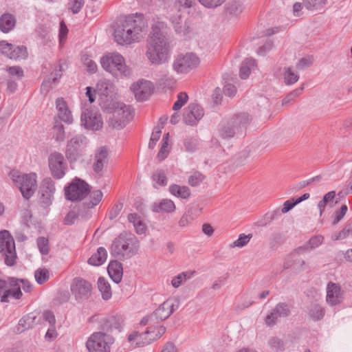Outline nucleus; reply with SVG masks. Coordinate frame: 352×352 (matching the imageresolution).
<instances>
[{"instance_id": "11", "label": "nucleus", "mask_w": 352, "mask_h": 352, "mask_svg": "<svg viewBox=\"0 0 352 352\" xmlns=\"http://www.w3.org/2000/svg\"><path fill=\"white\" fill-rule=\"evenodd\" d=\"M89 139L82 134H77L73 136L67 143L65 156L70 162H76L82 157L89 146Z\"/></svg>"}, {"instance_id": "25", "label": "nucleus", "mask_w": 352, "mask_h": 352, "mask_svg": "<svg viewBox=\"0 0 352 352\" xmlns=\"http://www.w3.org/2000/svg\"><path fill=\"white\" fill-rule=\"evenodd\" d=\"M154 331L152 328H149L142 333L134 331L128 336V340L135 344L136 346H142L149 344L155 340V336L152 335Z\"/></svg>"}, {"instance_id": "27", "label": "nucleus", "mask_w": 352, "mask_h": 352, "mask_svg": "<svg viewBox=\"0 0 352 352\" xmlns=\"http://www.w3.org/2000/svg\"><path fill=\"white\" fill-rule=\"evenodd\" d=\"M56 109L58 118L67 124H72L74 118L67 102L63 98H58L56 100Z\"/></svg>"}, {"instance_id": "28", "label": "nucleus", "mask_w": 352, "mask_h": 352, "mask_svg": "<svg viewBox=\"0 0 352 352\" xmlns=\"http://www.w3.org/2000/svg\"><path fill=\"white\" fill-rule=\"evenodd\" d=\"M123 326V319L120 316H109L106 317L102 322L101 327L102 330L112 331L118 330L120 331Z\"/></svg>"}, {"instance_id": "12", "label": "nucleus", "mask_w": 352, "mask_h": 352, "mask_svg": "<svg viewBox=\"0 0 352 352\" xmlns=\"http://www.w3.org/2000/svg\"><path fill=\"white\" fill-rule=\"evenodd\" d=\"M114 342L112 336L102 332H94L88 338L86 347L89 352H110Z\"/></svg>"}, {"instance_id": "54", "label": "nucleus", "mask_w": 352, "mask_h": 352, "mask_svg": "<svg viewBox=\"0 0 352 352\" xmlns=\"http://www.w3.org/2000/svg\"><path fill=\"white\" fill-rule=\"evenodd\" d=\"M268 344L271 349L276 352H281L284 350L283 340L277 337H272L268 340Z\"/></svg>"}, {"instance_id": "30", "label": "nucleus", "mask_w": 352, "mask_h": 352, "mask_svg": "<svg viewBox=\"0 0 352 352\" xmlns=\"http://www.w3.org/2000/svg\"><path fill=\"white\" fill-rule=\"evenodd\" d=\"M56 192L55 183L50 177L42 180L39 186L38 193L42 198H52Z\"/></svg>"}, {"instance_id": "49", "label": "nucleus", "mask_w": 352, "mask_h": 352, "mask_svg": "<svg viewBox=\"0 0 352 352\" xmlns=\"http://www.w3.org/2000/svg\"><path fill=\"white\" fill-rule=\"evenodd\" d=\"M188 96L186 92H179L177 96V100L174 102L173 110L177 111L180 110L188 102Z\"/></svg>"}, {"instance_id": "47", "label": "nucleus", "mask_w": 352, "mask_h": 352, "mask_svg": "<svg viewBox=\"0 0 352 352\" xmlns=\"http://www.w3.org/2000/svg\"><path fill=\"white\" fill-rule=\"evenodd\" d=\"M21 208V211L22 216L24 218H31L32 216V211L34 208H32L33 204L30 203V199H22V202L19 204Z\"/></svg>"}, {"instance_id": "1", "label": "nucleus", "mask_w": 352, "mask_h": 352, "mask_svg": "<svg viewBox=\"0 0 352 352\" xmlns=\"http://www.w3.org/2000/svg\"><path fill=\"white\" fill-rule=\"evenodd\" d=\"M147 31V21L141 13L131 14L117 25L114 30V38L120 45H129L139 43Z\"/></svg>"}, {"instance_id": "52", "label": "nucleus", "mask_w": 352, "mask_h": 352, "mask_svg": "<svg viewBox=\"0 0 352 352\" xmlns=\"http://www.w3.org/2000/svg\"><path fill=\"white\" fill-rule=\"evenodd\" d=\"M34 278L38 284L42 285L49 279V271L45 268L38 269L34 272Z\"/></svg>"}, {"instance_id": "35", "label": "nucleus", "mask_w": 352, "mask_h": 352, "mask_svg": "<svg viewBox=\"0 0 352 352\" xmlns=\"http://www.w3.org/2000/svg\"><path fill=\"white\" fill-rule=\"evenodd\" d=\"M65 63L62 61H59L58 64L54 67V70L50 74V77L48 80H45L42 85L41 89H45V87H48V84L50 83H54L57 84L59 79L62 76V72L63 70V65Z\"/></svg>"}, {"instance_id": "3", "label": "nucleus", "mask_w": 352, "mask_h": 352, "mask_svg": "<svg viewBox=\"0 0 352 352\" xmlns=\"http://www.w3.org/2000/svg\"><path fill=\"white\" fill-rule=\"evenodd\" d=\"M102 67L116 78L129 77L131 69L126 65L124 58L118 52L108 53L100 58Z\"/></svg>"}, {"instance_id": "17", "label": "nucleus", "mask_w": 352, "mask_h": 352, "mask_svg": "<svg viewBox=\"0 0 352 352\" xmlns=\"http://www.w3.org/2000/svg\"><path fill=\"white\" fill-rule=\"evenodd\" d=\"M199 64V58L192 53L179 55L173 63V69L177 73H187Z\"/></svg>"}, {"instance_id": "29", "label": "nucleus", "mask_w": 352, "mask_h": 352, "mask_svg": "<svg viewBox=\"0 0 352 352\" xmlns=\"http://www.w3.org/2000/svg\"><path fill=\"white\" fill-rule=\"evenodd\" d=\"M108 151L104 147H100L95 153L93 169L96 173H100L107 164Z\"/></svg>"}, {"instance_id": "5", "label": "nucleus", "mask_w": 352, "mask_h": 352, "mask_svg": "<svg viewBox=\"0 0 352 352\" xmlns=\"http://www.w3.org/2000/svg\"><path fill=\"white\" fill-rule=\"evenodd\" d=\"M8 176L13 184L17 186L23 198H31L36 192L37 175L35 173H22L16 169L11 170Z\"/></svg>"}, {"instance_id": "63", "label": "nucleus", "mask_w": 352, "mask_h": 352, "mask_svg": "<svg viewBox=\"0 0 352 352\" xmlns=\"http://www.w3.org/2000/svg\"><path fill=\"white\" fill-rule=\"evenodd\" d=\"M204 179L203 175L199 172L193 173L188 178V183L192 186L199 185Z\"/></svg>"}, {"instance_id": "7", "label": "nucleus", "mask_w": 352, "mask_h": 352, "mask_svg": "<svg viewBox=\"0 0 352 352\" xmlns=\"http://www.w3.org/2000/svg\"><path fill=\"white\" fill-rule=\"evenodd\" d=\"M71 201L70 211L65 216V225H72L78 217L87 219L89 217V210L99 204L101 199H68Z\"/></svg>"}, {"instance_id": "18", "label": "nucleus", "mask_w": 352, "mask_h": 352, "mask_svg": "<svg viewBox=\"0 0 352 352\" xmlns=\"http://www.w3.org/2000/svg\"><path fill=\"white\" fill-rule=\"evenodd\" d=\"M49 168L52 175L56 179H62L67 168L63 155L58 152L52 153L49 157Z\"/></svg>"}, {"instance_id": "16", "label": "nucleus", "mask_w": 352, "mask_h": 352, "mask_svg": "<svg viewBox=\"0 0 352 352\" xmlns=\"http://www.w3.org/2000/svg\"><path fill=\"white\" fill-rule=\"evenodd\" d=\"M90 191L89 185L77 177L64 188L65 198H85Z\"/></svg>"}, {"instance_id": "26", "label": "nucleus", "mask_w": 352, "mask_h": 352, "mask_svg": "<svg viewBox=\"0 0 352 352\" xmlns=\"http://www.w3.org/2000/svg\"><path fill=\"white\" fill-rule=\"evenodd\" d=\"M343 299V293L341 291L340 285L337 283L329 282L327 286L326 300L327 303L331 305L340 304Z\"/></svg>"}, {"instance_id": "58", "label": "nucleus", "mask_w": 352, "mask_h": 352, "mask_svg": "<svg viewBox=\"0 0 352 352\" xmlns=\"http://www.w3.org/2000/svg\"><path fill=\"white\" fill-rule=\"evenodd\" d=\"M320 179H321V176L320 175H317L316 177H313L311 178H309L307 180H303V181H301L300 182H298V184H296L292 189L291 190L292 191H296V190H298L302 188H304L306 186H308L314 182H318L320 181Z\"/></svg>"}, {"instance_id": "32", "label": "nucleus", "mask_w": 352, "mask_h": 352, "mask_svg": "<svg viewBox=\"0 0 352 352\" xmlns=\"http://www.w3.org/2000/svg\"><path fill=\"white\" fill-rule=\"evenodd\" d=\"M175 210V205L172 199H160L152 206V210L157 213H168Z\"/></svg>"}, {"instance_id": "64", "label": "nucleus", "mask_w": 352, "mask_h": 352, "mask_svg": "<svg viewBox=\"0 0 352 352\" xmlns=\"http://www.w3.org/2000/svg\"><path fill=\"white\" fill-rule=\"evenodd\" d=\"M14 45L5 41H0V52L9 58Z\"/></svg>"}, {"instance_id": "62", "label": "nucleus", "mask_w": 352, "mask_h": 352, "mask_svg": "<svg viewBox=\"0 0 352 352\" xmlns=\"http://www.w3.org/2000/svg\"><path fill=\"white\" fill-rule=\"evenodd\" d=\"M161 133V129L159 127H156L154 129L148 143L149 148L153 149L155 147L157 142L159 140L160 138Z\"/></svg>"}, {"instance_id": "33", "label": "nucleus", "mask_w": 352, "mask_h": 352, "mask_svg": "<svg viewBox=\"0 0 352 352\" xmlns=\"http://www.w3.org/2000/svg\"><path fill=\"white\" fill-rule=\"evenodd\" d=\"M16 25V19L10 13H5L0 16V30L3 33L10 32Z\"/></svg>"}, {"instance_id": "42", "label": "nucleus", "mask_w": 352, "mask_h": 352, "mask_svg": "<svg viewBox=\"0 0 352 352\" xmlns=\"http://www.w3.org/2000/svg\"><path fill=\"white\" fill-rule=\"evenodd\" d=\"M169 191L173 196L177 197L178 198H188L190 195L189 188L184 186L171 185L169 187Z\"/></svg>"}, {"instance_id": "15", "label": "nucleus", "mask_w": 352, "mask_h": 352, "mask_svg": "<svg viewBox=\"0 0 352 352\" xmlns=\"http://www.w3.org/2000/svg\"><path fill=\"white\" fill-rule=\"evenodd\" d=\"M96 94L99 96V104L102 109L109 108L115 102L116 87L110 80H100L96 85Z\"/></svg>"}, {"instance_id": "9", "label": "nucleus", "mask_w": 352, "mask_h": 352, "mask_svg": "<svg viewBox=\"0 0 352 352\" xmlns=\"http://www.w3.org/2000/svg\"><path fill=\"white\" fill-rule=\"evenodd\" d=\"M138 249V242L135 237L120 235L111 244V254L118 258H130L137 253Z\"/></svg>"}, {"instance_id": "13", "label": "nucleus", "mask_w": 352, "mask_h": 352, "mask_svg": "<svg viewBox=\"0 0 352 352\" xmlns=\"http://www.w3.org/2000/svg\"><path fill=\"white\" fill-rule=\"evenodd\" d=\"M0 253L4 256L7 265L12 266L16 263L15 243L9 231L6 230L0 231Z\"/></svg>"}, {"instance_id": "21", "label": "nucleus", "mask_w": 352, "mask_h": 352, "mask_svg": "<svg viewBox=\"0 0 352 352\" xmlns=\"http://www.w3.org/2000/svg\"><path fill=\"white\" fill-rule=\"evenodd\" d=\"M135 98L139 101L147 100L154 90V85L152 82L142 79L133 83L131 86Z\"/></svg>"}, {"instance_id": "31", "label": "nucleus", "mask_w": 352, "mask_h": 352, "mask_svg": "<svg viewBox=\"0 0 352 352\" xmlns=\"http://www.w3.org/2000/svg\"><path fill=\"white\" fill-rule=\"evenodd\" d=\"M107 272L114 283L118 284L121 281L123 275V268L121 263L118 261H110L107 267Z\"/></svg>"}, {"instance_id": "4", "label": "nucleus", "mask_w": 352, "mask_h": 352, "mask_svg": "<svg viewBox=\"0 0 352 352\" xmlns=\"http://www.w3.org/2000/svg\"><path fill=\"white\" fill-rule=\"evenodd\" d=\"M195 4L194 0H175L173 8L168 13V18L177 34L184 36L188 32L186 24L183 22L182 14L186 12L189 14V10Z\"/></svg>"}, {"instance_id": "10", "label": "nucleus", "mask_w": 352, "mask_h": 352, "mask_svg": "<svg viewBox=\"0 0 352 352\" xmlns=\"http://www.w3.org/2000/svg\"><path fill=\"white\" fill-rule=\"evenodd\" d=\"M250 120L251 117L246 113L236 115L220 126L219 135L223 139L233 138L235 134L242 133Z\"/></svg>"}, {"instance_id": "34", "label": "nucleus", "mask_w": 352, "mask_h": 352, "mask_svg": "<svg viewBox=\"0 0 352 352\" xmlns=\"http://www.w3.org/2000/svg\"><path fill=\"white\" fill-rule=\"evenodd\" d=\"M324 241V236L322 235H316L309 239L308 242L302 246H300L295 250L297 254L302 253L305 251L314 250L319 247Z\"/></svg>"}, {"instance_id": "14", "label": "nucleus", "mask_w": 352, "mask_h": 352, "mask_svg": "<svg viewBox=\"0 0 352 352\" xmlns=\"http://www.w3.org/2000/svg\"><path fill=\"white\" fill-rule=\"evenodd\" d=\"M80 125L90 131H99L102 128L103 121L100 112L94 108H84L80 116Z\"/></svg>"}, {"instance_id": "51", "label": "nucleus", "mask_w": 352, "mask_h": 352, "mask_svg": "<svg viewBox=\"0 0 352 352\" xmlns=\"http://www.w3.org/2000/svg\"><path fill=\"white\" fill-rule=\"evenodd\" d=\"M326 0H303L305 8L309 10L322 9L325 5Z\"/></svg>"}, {"instance_id": "6", "label": "nucleus", "mask_w": 352, "mask_h": 352, "mask_svg": "<svg viewBox=\"0 0 352 352\" xmlns=\"http://www.w3.org/2000/svg\"><path fill=\"white\" fill-rule=\"evenodd\" d=\"M103 110L111 114L109 124L113 129H122L133 118V111L131 107L122 102L115 101L109 108H104Z\"/></svg>"}, {"instance_id": "41", "label": "nucleus", "mask_w": 352, "mask_h": 352, "mask_svg": "<svg viewBox=\"0 0 352 352\" xmlns=\"http://www.w3.org/2000/svg\"><path fill=\"white\" fill-rule=\"evenodd\" d=\"M28 55L26 47L23 45H14L9 58L21 60L25 59Z\"/></svg>"}, {"instance_id": "39", "label": "nucleus", "mask_w": 352, "mask_h": 352, "mask_svg": "<svg viewBox=\"0 0 352 352\" xmlns=\"http://www.w3.org/2000/svg\"><path fill=\"white\" fill-rule=\"evenodd\" d=\"M256 67V60L252 58H248L244 60L241 65L239 75L242 79H246L249 77L252 70Z\"/></svg>"}, {"instance_id": "20", "label": "nucleus", "mask_w": 352, "mask_h": 352, "mask_svg": "<svg viewBox=\"0 0 352 352\" xmlns=\"http://www.w3.org/2000/svg\"><path fill=\"white\" fill-rule=\"evenodd\" d=\"M204 116V109L197 103L190 102L183 114V120L185 124L194 126L201 120Z\"/></svg>"}, {"instance_id": "37", "label": "nucleus", "mask_w": 352, "mask_h": 352, "mask_svg": "<svg viewBox=\"0 0 352 352\" xmlns=\"http://www.w3.org/2000/svg\"><path fill=\"white\" fill-rule=\"evenodd\" d=\"M128 220L131 223L138 234H144L146 230V225L141 217L135 213H131L128 215Z\"/></svg>"}, {"instance_id": "23", "label": "nucleus", "mask_w": 352, "mask_h": 352, "mask_svg": "<svg viewBox=\"0 0 352 352\" xmlns=\"http://www.w3.org/2000/svg\"><path fill=\"white\" fill-rule=\"evenodd\" d=\"M289 314L290 309L289 305L285 302H279L266 316L265 323L269 327L274 326L277 322L278 318H286Z\"/></svg>"}, {"instance_id": "53", "label": "nucleus", "mask_w": 352, "mask_h": 352, "mask_svg": "<svg viewBox=\"0 0 352 352\" xmlns=\"http://www.w3.org/2000/svg\"><path fill=\"white\" fill-rule=\"evenodd\" d=\"M36 244L42 255H47L49 253V241L47 238L43 236L38 237L36 240Z\"/></svg>"}, {"instance_id": "22", "label": "nucleus", "mask_w": 352, "mask_h": 352, "mask_svg": "<svg viewBox=\"0 0 352 352\" xmlns=\"http://www.w3.org/2000/svg\"><path fill=\"white\" fill-rule=\"evenodd\" d=\"M170 29L166 22L162 20L160 17L153 19V23L151 27V32L150 34V40L152 41H168L167 36Z\"/></svg>"}, {"instance_id": "2", "label": "nucleus", "mask_w": 352, "mask_h": 352, "mask_svg": "<svg viewBox=\"0 0 352 352\" xmlns=\"http://www.w3.org/2000/svg\"><path fill=\"white\" fill-rule=\"evenodd\" d=\"M21 287L25 292H30L32 289V285L25 279L14 277H9L6 280H0V295L2 296V300L4 302H8L11 298L20 299L23 295Z\"/></svg>"}, {"instance_id": "40", "label": "nucleus", "mask_w": 352, "mask_h": 352, "mask_svg": "<svg viewBox=\"0 0 352 352\" xmlns=\"http://www.w3.org/2000/svg\"><path fill=\"white\" fill-rule=\"evenodd\" d=\"M196 274L194 270L183 272L172 279L171 285L173 287L178 288L183 283L194 277Z\"/></svg>"}, {"instance_id": "57", "label": "nucleus", "mask_w": 352, "mask_h": 352, "mask_svg": "<svg viewBox=\"0 0 352 352\" xmlns=\"http://www.w3.org/2000/svg\"><path fill=\"white\" fill-rule=\"evenodd\" d=\"M54 138L57 142H62L65 139V129L63 124L57 123L54 126Z\"/></svg>"}, {"instance_id": "60", "label": "nucleus", "mask_w": 352, "mask_h": 352, "mask_svg": "<svg viewBox=\"0 0 352 352\" xmlns=\"http://www.w3.org/2000/svg\"><path fill=\"white\" fill-rule=\"evenodd\" d=\"M206 8H215L222 5L226 0H198Z\"/></svg>"}, {"instance_id": "43", "label": "nucleus", "mask_w": 352, "mask_h": 352, "mask_svg": "<svg viewBox=\"0 0 352 352\" xmlns=\"http://www.w3.org/2000/svg\"><path fill=\"white\" fill-rule=\"evenodd\" d=\"M244 7L240 1H232L226 5L228 13L234 16H239L243 11Z\"/></svg>"}, {"instance_id": "56", "label": "nucleus", "mask_w": 352, "mask_h": 352, "mask_svg": "<svg viewBox=\"0 0 352 352\" xmlns=\"http://www.w3.org/2000/svg\"><path fill=\"white\" fill-rule=\"evenodd\" d=\"M351 234H352V226L345 227L339 232L333 234L331 235V239L333 241L344 239Z\"/></svg>"}, {"instance_id": "61", "label": "nucleus", "mask_w": 352, "mask_h": 352, "mask_svg": "<svg viewBox=\"0 0 352 352\" xmlns=\"http://www.w3.org/2000/svg\"><path fill=\"white\" fill-rule=\"evenodd\" d=\"M305 199H287L283 206V208H281L282 213H287L289 210H291L294 206H296L297 204L300 203L301 201H304Z\"/></svg>"}, {"instance_id": "45", "label": "nucleus", "mask_w": 352, "mask_h": 352, "mask_svg": "<svg viewBox=\"0 0 352 352\" xmlns=\"http://www.w3.org/2000/svg\"><path fill=\"white\" fill-rule=\"evenodd\" d=\"M200 209L192 210V208H189L187 212L182 217L179 221V225L181 227H185L188 226L194 218L199 213Z\"/></svg>"}, {"instance_id": "44", "label": "nucleus", "mask_w": 352, "mask_h": 352, "mask_svg": "<svg viewBox=\"0 0 352 352\" xmlns=\"http://www.w3.org/2000/svg\"><path fill=\"white\" fill-rule=\"evenodd\" d=\"M325 314L324 309L318 304H313L309 309V315L314 321H318L323 318Z\"/></svg>"}, {"instance_id": "48", "label": "nucleus", "mask_w": 352, "mask_h": 352, "mask_svg": "<svg viewBox=\"0 0 352 352\" xmlns=\"http://www.w3.org/2000/svg\"><path fill=\"white\" fill-rule=\"evenodd\" d=\"M153 180L155 183L154 186L155 187V184H157L160 186H164L167 184V178L166 174L163 170L158 169L156 170L152 175Z\"/></svg>"}, {"instance_id": "46", "label": "nucleus", "mask_w": 352, "mask_h": 352, "mask_svg": "<svg viewBox=\"0 0 352 352\" xmlns=\"http://www.w3.org/2000/svg\"><path fill=\"white\" fill-rule=\"evenodd\" d=\"M284 82L287 85H292L296 83L298 79L299 76L297 72L293 70L291 67H285L283 72Z\"/></svg>"}, {"instance_id": "38", "label": "nucleus", "mask_w": 352, "mask_h": 352, "mask_svg": "<svg viewBox=\"0 0 352 352\" xmlns=\"http://www.w3.org/2000/svg\"><path fill=\"white\" fill-rule=\"evenodd\" d=\"M97 285L102 299L104 300H109L112 296V292L109 281L104 277H99Z\"/></svg>"}, {"instance_id": "19", "label": "nucleus", "mask_w": 352, "mask_h": 352, "mask_svg": "<svg viewBox=\"0 0 352 352\" xmlns=\"http://www.w3.org/2000/svg\"><path fill=\"white\" fill-rule=\"evenodd\" d=\"M92 290V285L87 280L76 278L71 285V292L78 301H82L89 298Z\"/></svg>"}, {"instance_id": "59", "label": "nucleus", "mask_w": 352, "mask_h": 352, "mask_svg": "<svg viewBox=\"0 0 352 352\" xmlns=\"http://www.w3.org/2000/svg\"><path fill=\"white\" fill-rule=\"evenodd\" d=\"M273 47V42L269 38H267L264 44L258 47L256 53L259 56H264L265 53L272 50Z\"/></svg>"}, {"instance_id": "24", "label": "nucleus", "mask_w": 352, "mask_h": 352, "mask_svg": "<svg viewBox=\"0 0 352 352\" xmlns=\"http://www.w3.org/2000/svg\"><path fill=\"white\" fill-rule=\"evenodd\" d=\"M177 306H176V309ZM175 310L173 300L168 299L162 303L157 309L151 314V318L156 322H160L168 318Z\"/></svg>"}, {"instance_id": "50", "label": "nucleus", "mask_w": 352, "mask_h": 352, "mask_svg": "<svg viewBox=\"0 0 352 352\" xmlns=\"http://www.w3.org/2000/svg\"><path fill=\"white\" fill-rule=\"evenodd\" d=\"M252 237V234H240L238 239L230 245V247L241 248L245 246L250 242Z\"/></svg>"}, {"instance_id": "55", "label": "nucleus", "mask_w": 352, "mask_h": 352, "mask_svg": "<svg viewBox=\"0 0 352 352\" xmlns=\"http://www.w3.org/2000/svg\"><path fill=\"white\" fill-rule=\"evenodd\" d=\"M304 89V87L301 86L300 87L296 88V89L289 92L283 100V104L287 105L292 101L294 100V99L300 95Z\"/></svg>"}, {"instance_id": "36", "label": "nucleus", "mask_w": 352, "mask_h": 352, "mask_svg": "<svg viewBox=\"0 0 352 352\" xmlns=\"http://www.w3.org/2000/svg\"><path fill=\"white\" fill-rule=\"evenodd\" d=\"M107 252L103 247L98 248L97 252L94 253L88 260V263L94 266H100L107 260Z\"/></svg>"}, {"instance_id": "8", "label": "nucleus", "mask_w": 352, "mask_h": 352, "mask_svg": "<svg viewBox=\"0 0 352 352\" xmlns=\"http://www.w3.org/2000/svg\"><path fill=\"white\" fill-rule=\"evenodd\" d=\"M146 56L152 65H160L166 63L170 57L168 41H152L147 44Z\"/></svg>"}]
</instances>
